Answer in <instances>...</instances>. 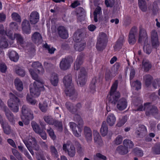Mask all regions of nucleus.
<instances>
[{
	"label": "nucleus",
	"mask_w": 160,
	"mask_h": 160,
	"mask_svg": "<svg viewBox=\"0 0 160 160\" xmlns=\"http://www.w3.org/2000/svg\"><path fill=\"white\" fill-rule=\"evenodd\" d=\"M118 86V82L116 81L112 86L108 98L113 104L116 105V107L118 110L122 111L126 108L127 102L126 99L124 98H120V94L119 92L116 90Z\"/></svg>",
	"instance_id": "nucleus-1"
},
{
	"label": "nucleus",
	"mask_w": 160,
	"mask_h": 160,
	"mask_svg": "<svg viewBox=\"0 0 160 160\" xmlns=\"http://www.w3.org/2000/svg\"><path fill=\"white\" fill-rule=\"evenodd\" d=\"M38 79L35 80L36 81L33 83L31 84L30 86V95L28 94L27 96V100L30 104L34 105L36 103V101L33 99L32 97H37L40 94V90L43 88V82L42 80H38Z\"/></svg>",
	"instance_id": "nucleus-2"
},
{
	"label": "nucleus",
	"mask_w": 160,
	"mask_h": 160,
	"mask_svg": "<svg viewBox=\"0 0 160 160\" xmlns=\"http://www.w3.org/2000/svg\"><path fill=\"white\" fill-rule=\"evenodd\" d=\"M63 82L65 86V92L66 94L72 98L76 97L77 94L75 92L72 83V78L71 75L65 76L63 79Z\"/></svg>",
	"instance_id": "nucleus-3"
},
{
	"label": "nucleus",
	"mask_w": 160,
	"mask_h": 160,
	"mask_svg": "<svg viewBox=\"0 0 160 160\" xmlns=\"http://www.w3.org/2000/svg\"><path fill=\"white\" fill-rule=\"evenodd\" d=\"M31 67L32 68H28L29 72L34 79H38V75H42L44 71L42 65L38 62H35L32 63Z\"/></svg>",
	"instance_id": "nucleus-4"
},
{
	"label": "nucleus",
	"mask_w": 160,
	"mask_h": 160,
	"mask_svg": "<svg viewBox=\"0 0 160 160\" xmlns=\"http://www.w3.org/2000/svg\"><path fill=\"white\" fill-rule=\"evenodd\" d=\"M21 117L25 125L28 124L29 123V121L34 118L32 112L25 105H23L22 107Z\"/></svg>",
	"instance_id": "nucleus-5"
},
{
	"label": "nucleus",
	"mask_w": 160,
	"mask_h": 160,
	"mask_svg": "<svg viewBox=\"0 0 160 160\" xmlns=\"http://www.w3.org/2000/svg\"><path fill=\"white\" fill-rule=\"evenodd\" d=\"M10 99L8 102V106L14 112H17L19 110V104L20 103L19 99L13 93L9 94Z\"/></svg>",
	"instance_id": "nucleus-6"
},
{
	"label": "nucleus",
	"mask_w": 160,
	"mask_h": 160,
	"mask_svg": "<svg viewBox=\"0 0 160 160\" xmlns=\"http://www.w3.org/2000/svg\"><path fill=\"white\" fill-rule=\"evenodd\" d=\"M24 142L28 149L32 155L34 154V153L31 148V147L33 150L37 151L39 150V146L37 145L35 139L34 138L30 136L29 138H26L24 141Z\"/></svg>",
	"instance_id": "nucleus-7"
},
{
	"label": "nucleus",
	"mask_w": 160,
	"mask_h": 160,
	"mask_svg": "<svg viewBox=\"0 0 160 160\" xmlns=\"http://www.w3.org/2000/svg\"><path fill=\"white\" fill-rule=\"evenodd\" d=\"M144 109L145 110L146 114L147 116L152 115L155 116L158 113L157 108L151 105L149 103H146L144 104Z\"/></svg>",
	"instance_id": "nucleus-8"
},
{
	"label": "nucleus",
	"mask_w": 160,
	"mask_h": 160,
	"mask_svg": "<svg viewBox=\"0 0 160 160\" xmlns=\"http://www.w3.org/2000/svg\"><path fill=\"white\" fill-rule=\"evenodd\" d=\"M7 35L9 39L12 40H14L16 38L17 42L21 46H24V44H25L23 38L20 34L15 33L13 34L12 32L10 31L7 33Z\"/></svg>",
	"instance_id": "nucleus-9"
},
{
	"label": "nucleus",
	"mask_w": 160,
	"mask_h": 160,
	"mask_svg": "<svg viewBox=\"0 0 160 160\" xmlns=\"http://www.w3.org/2000/svg\"><path fill=\"white\" fill-rule=\"evenodd\" d=\"M7 35L9 39L12 40H14L16 38L17 42L21 46H24V44H25L23 38L20 34L15 33L13 34L12 32L10 31L7 33Z\"/></svg>",
	"instance_id": "nucleus-10"
},
{
	"label": "nucleus",
	"mask_w": 160,
	"mask_h": 160,
	"mask_svg": "<svg viewBox=\"0 0 160 160\" xmlns=\"http://www.w3.org/2000/svg\"><path fill=\"white\" fill-rule=\"evenodd\" d=\"M63 149L65 152L67 151L68 155L70 157H73L75 155V148L69 142H68L66 143L63 144Z\"/></svg>",
	"instance_id": "nucleus-11"
},
{
	"label": "nucleus",
	"mask_w": 160,
	"mask_h": 160,
	"mask_svg": "<svg viewBox=\"0 0 160 160\" xmlns=\"http://www.w3.org/2000/svg\"><path fill=\"white\" fill-rule=\"evenodd\" d=\"M119 65L118 63L115 64L111 70L107 71L105 75V79L106 80H108L111 79L117 74L118 68L119 67Z\"/></svg>",
	"instance_id": "nucleus-12"
},
{
	"label": "nucleus",
	"mask_w": 160,
	"mask_h": 160,
	"mask_svg": "<svg viewBox=\"0 0 160 160\" xmlns=\"http://www.w3.org/2000/svg\"><path fill=\"white\" fill-rule=\"evenodd\" d=\"M151 43L152 46L155 48H157L159 45L158 37L157 32L156 30H152L150 33Z\"/></svg>",
	"instance_id": "nucleus-13"
},
{
	"label": "nucleus",
	"mask_w": 160,
	"mask_h": 160,
	"mask_svg": "<svg viewBox=\"0 0 160 160\" xmlns=\"http://www.w3.org/2000/svg\"><path fill=\"white\" fill-rule=\"evenodd\" d=\"M87 79L86 70L84 68H81L78 76V81L80 86H82L85 84Z\"/></svg>",
	"instance_id": "nucleus-14"
},
{
	"label": "nucleus",
	"mask_w": 160,
	"mask_h": 160,
	"mask_svg": "<svg viewBox=\"0 0 160 160\" xmlns=\"http://www.w3.org/2000/svg\"><path fill=\"white\" fill-rule=\"evenodd\" d=\"M72 62V60L71 58H63L60 63V68L63 70H65L68 69L70 67V64Z\"/></svg>",
	"instance_id": "nucleus-15"
},
{
	"label": "nucleus",
	"mask_w": 160,
	"mask_h": 160,
	"mask_svg": "<svg viewBox=\"0 0 160 160\" xmlns=\"http://www.w3.org/2000/svg\"><path fill=\"white\" fill-rule=\"evenodd\" d=\"M137 34V29L134 28L131 30L128 36V41L129 44L133 45L136 42V36Z\"/></svg>",
	"instance_id": "nucleus-16"
},
{
	"label": "nucleus",
	"mask_w": 160,
	"mask_h": 160,
	"mask_svg": "<svg viewBox=\"0 0 160 160\" xmlns=\"http://www.w3.org/2000/svg\"><path fill=\"white\" fill-rule=\"evenodd\" d=\"M76 34L75 33L74 35L73 39L76 42V43L74 46L75 49L77 51H81L83 50L85 47V44L84 42L82 41L79 42L77 41L78 40V39L76 38L75 37L76 36Z\"/></svg>",
	"instance_id": "nucleus-17"
},
{
	"label": "nucleus",
	"mask_w": 160,
	"mask_h": 160,
	"mask_svg": "<svg viewBox=\"0 0 160 160\" xmlns=\"http://www.w3.org/2000/svg\"><path fill=\"white\" fill-rule=\"evenodd\" d=\"M148 35L146 31L144 29H140L138 37V42L141 43L142 42L146 41L148 40Z\"/></svg>",
	"instance_id": "nucleus-18"
},
{
	"label": "nucleus",
	"mask_w": 160,
	"mask_h": 160,
	"mask_svg": "<svg viewBox=\"0 0 160 160\" xmlns=\"http://www.w3.org/2000/svg\"><path fill=\"white\" fill-rule=\"evenodd\" d=\"M106 120L108 125L111 127L113 126L115 124L116 118L114 114L110 113L107 116Z\"/></svg>",
	"instance_id": "nucleus-19"
},
{
	"label": "nucleus",
	"mask_w": 160,
	"mask_h": 160,
	"mask_svg": "<svg viewBox=\"0 0 160 160\" xmlns=\"http://www.w3.org/2000/svg\"><path fill=\"white\" fill-rule=\"evenodd\" d=\"M84 136L88 142H90L92 139V133L91 129L87 127L84 128Z\"/></svg>",
	"instance_id": "nucleus-20"
},
{
	"label": "nucleus",
	"mask_w": 160,
	"mask_h": 160,
	"mask_svg": "<svg viewBox=\"0 0 160 160\" xmlns=\"http://www.w3.org/2000/svg\"><path fill=\"white\" fill-rule=\"evenodd\" d=\"M22 31L24 34H29L30 33L31 30L30 25L28 21L24 20L22 24Z\"/></svg>",
	"instance_id": "nucleus-21"
},
{
	"label": "nucleus",
	"mask_w": 160,
	"mask_h": 160,
	"mask_svg": "<svg viewBox=\"0 0 160 160\" xmlns=\"http://www.w3.org/2000/svg\"><path fill=\"white\" fill-rule=\"evenodd\" d=\"M57 32L59 36L62 38H66L68 37L67 31L63 26L59 27L57 29Z\"/></svg>",
	"instance_id": "nucleus-22"
},
{
	"label": "nucleus",
	"mask_w": 160,
	"mask_h": 160,
	"mask_svg": "<svg viewBox=\"0 0 160 160\" xmlns=\"http://www.w3.org/2000/svg\"><path fill=\"white\" fill-rule=\"evenodd\" d=\"M0 123L3 129L4 132L7 134H9L11 132V130L9 126L4 123L2 117L0 114Z\"/></svg>",
	"instance_id": "nucleus-23"
},
{
	"label": "nucleus",
	"mask_w": 160,
	"mask_h": 160,
	"mask_svg": "<svg viewBox=\"0 0 160 160\" xmlns=\"http://www.w3.org/2000/svg\"><path fill=\"white\" fill-rule=\"evenodd\" d=\"M30 21L32 24H35L39 21V15L36 12H32L30 16Z\"/></svg>",
	"instance_id": "nucleus-24"
},
{
	"label": "nucleus",
	"mask_w": 160,
	"mask_h": 160,
	"mask_svg": "<svg viewBox=\"0 0 160 160\" xmlns=\"http://www.w3.org/2000/svg\"><path fill=\"white\" fill-rule=\"evenodd\" d=\"M32 40L34 43L39 44L42 41V36L40 33L36 32L32 35Z\"/></svg>",
	"instance_id": "nucleus-25"
},
{
	"label": "nucleus",
	"mask_w": 160,
	"mask_h": 160,
	"mask_svg": "<svg viewBox=\"0 0 160 160\" xmlns=\"http://www.w3.org/2000/svg\"><path fill=\"white\" fill-rule=\"evenodd\" d=\"M49 102V99L46 98L44 99L42 102L39 103V108L42 112H45L47 110Z\"/></svg>",
	"instance_id": "nucleus-26"
},
{
	"label": "nucleus",
	"mask_w": 160,
	"mask_h": 160,
	"mask_svg": "<svg viewBox=\"0 0 160 160\" xmlns=\"http://www.w3.org/2000/svg\"><path fill=\"white\" fill-rule=\"evenodd\" d=\"M100 132L103 137L106 136L108 133V128L105 121H103L102 122L100 130Z\"/></svg>",
	"instance_id": "nucleus-27"
},
{
	"label": "nucleus",
	"mask_w": 160,
	"mask_h": 160,
	"mask_svg": "<svg viewBox=\"0 0 160 160\" xmlns=\"http://www.w3.org/2000/svg\"><path fill=\"white\" fill-rule=\"evenodd\" d=\"M9 57L10 59L12 61L14 62H17L19 58L18 53L14 51L9 52Z\"/></svg>",
	"instance_id": "nucleus-28"
},
{
	"label": "nucleus",
	"mask_w": 160,
	"mask_h": 160,
	"mask_svg": "<svg viewBox=\"0 0 160 160\" xmlns=\"http://www.w3.org/2000/svg\"><path fill=\"white\" fill-rule=\"evenodd\" d=\"M2 109L4 111L6 116L8 120L10 122H12L14 120L13 115L7 106L4 107Z\"/></svg>",
	"instance_id": "nucleus-29"
},
{
	"label": "nucleus",
	"mask_w": 160,
	"mask_h": 160,
	"mask_svg": "<svg viewBox=\"0 0 160 160\" xmlns=\"http://www.w3.org/2000/svg\"><path fill=\"white\" fill-rule=\"evenodd\" d=\"M123 145L128 150L132 148L134 146V143L133 142L129 139H124L123 142Z\"/></svg>",
	"instance_id": "nucleus-30"
},
{
	"label": "nucleus",
	"mask_w": 160,
	"mask_h": 160,
	"mask_svg": "<svg viewBox=\"0 0 160 160\" xmlns=\"http://www.w3.org/2000/svg\"><path fill=\"white\" fill-rule=\"evenodd\" d=\"M14 84L16 89L20 91H22L23 88L22 82L18 78H16L14 81Z\"/></svg>",
	"instance_id": "nucleus-31"
},
{
	"label": "nucleus",
	"mask_w": 160,
	"mask_h": 160,
	"mask_svg": "<svg viewBox=\"0 0 160 160\" xmlns=\"http://www.w3.org/2000/svg\"><path fill=\"white\" fill-rule=\"evenodd\" d=\"M50 81L53 86L57 85L58 82V78L56 74L54 73L52 74L50 78Z\"/></svg>",
	"instance_id": "nucleus-32"
},
{
	"label": "nucleus",
	"mask_w": 160,
	"mask_h": 160,
	"mask_svg": "<svg viewBox=\"0 0 160 160\" xmlns=\"http://www.w3.org/2000/svg\"><path fill=\"white\" fill-rule=\"evenodd\" d=\"M117 152L121 155H124L127 154L129 152L128 150L124 146L120 145L117 148Z\"/></svg>",
	"instance_id": "nucleus-33"
},
{
	"label": "nucleus",
	"mask_w": 160,
	"mask_h": 160,
	"mask_svg": "<svg viewBox=\"0 0 160 160\" xmlns=\"http://www.w3.org/2000/svg\"><path fill=\"white\" fill-rule=\"evenodd\" d=\"M97 40L107 43L108 42L107 35L103 32L100 33L99 34Z\"/></svg>",
	"instance_id": "nucleus-34"
},
{
	"label": "nucleus",
	"mask_w": 160,
	"mask_h": 160,
	"mask_svg": "<svg viewBox=\"0 0 160 160\" xmlns=\"http://www.w3.org/2000/svg\"><path fill=\"white\" fill-rule=\"evenodd\" d=\"M82 63V57L81 56H78L74 65V69L76 70H78L80 68V66Z\"/></svg>",
	"instance_id": "nucleus-35"
},
{
	"label": "nucleus",
	"mask_w": 160,
	"mask_h": 160,
	"mask_svg": "<svg viewBox=\"0 0 160 160\" xmlns=\"http://www.w3.org/2000/svg\"><path fill=\"white\" fill-rule=\"evenodd\" d=\"M94 140L95 142L100 144L102 142L101 138L99 133L97 131H94L93 133Z\"/></svg>",
	"instance_id": "nucleus-36"
},
{
	"label": "nucleus",
	"mask_w": 160,
	"mask_h": 160,
	"mask_svg": "<svg viewBox=\"0 0 160 160\" xmlns=\"http://www.w3.org/2000/svg\"><path fill=\"white\" fill-rule=\"evenodd\" d=\"M78 19L79 20H81V18L84 19V15L83 9L81 8H79L77 9L76 10Z\"/></svg>",
	"instance_id": "nucleus-37"
},
{
	"label": "nucleus",
	"mask_w": 160,
	"mask_h": 160,
	"mask_svg": "<svg viewBox=\"0 0 160 160\" xmlns=\"http://www.w3.org/2000/svg\"><path fill=\"white\" fill-rule=\"evenodd\" d=\"M8 43L7 39L4 38H0V48H8Z\"/></svg>",
	"instance_id": "nucleus-38"
},
{
	"label": "nucleus",
	"mask_w": 160,
	"mask_h": 160,
	"mask_svg": "<svg viewBox=\"0 0 160 160\" xmlns=\"http://www.w3.org/2000/svg\"><path fill=\"white\" fill-rule=\"evenodd\" d=\"M142 65L144 70L146 71H148L151 67V64L148 60H143Z\"/></svg>",
	"instance_id": "nucleus-39"
},
{
	"label": "nucleus",
	"mask_w": 160,
	"mask_h": 160,
	"mask_svg": "<svg viewBox=\"0 0 160 160\" xmlns=\"http://www.w3.org/2000/svg\"><path fill=\"white\" fill-rule=\"evenodd\" d=\"M106 43L98 41L96 45V48L99 51L103 50L106 45Z\"/></svg>",
	"instance_id": "nucleus-40"
},
{
	"label": "nucleus",
	"mask_w": 160,
	"mask_h": 160,
	"mask_svg": "<svg viewBox=\"0 0 160 160\" xmlns=\"http://www.w3.org/2000/svg\"><path fill=\"white\" fill-rule=\"evenodd\" d=\"M138 2L140 9L143 12H146L147 10V8L145 0H138Z\"/></svg>",
	"instance_id": "nucleus-41"
},
{
	"label": "nucleus",
	"mask_w": 160,
	"mask_h": 160,
	"mask_svg": "<svg viewBox=\"0 0 160 160\" xmlns=\"http://www.w3.org/2000/svg\"><path fill=\"white\" fill-rule=\"evenodd\" d=\"M152 77L150 75H146L143 77V80L147 86H148L151 83Z\"/></svg>",
	"instance_id": "nucleus-42"
},
{
	"label": "nucleus",
	"mask_w": 160,
	"mask_h": 160,
	"mask_svg": "<svg viewBox=\"0 0 160 160\" xmlns=\"http://www.w3.org/2000/svg\"><path fill=\"white\" fill-rule=\"evenodd\" d=\"M147 131V130L146 127L144 125H142L139 127L138 131L137 133L139 136L143 135L146 133Z\"/></svg>",
	"instance_id": "nucleus-43"
},
{
	"label": "nucleus",
	"mask_w": 160,
	"mask_h": 160,
	"mask_svg": "<svg viewBox=\"0 0 160 160\" xmlns=\"http://www.w3.org/2000/svg\"><path fill=\"white\" fill-rule=\"evenodd\" d=\"M127 120V118L126 116L123 117L122 118L119 119L118 122L116 125V126L118 127L122 126L125 123Z\"/></svg>",
	"instance_id": "nucleus-44"
},
{
	"label": "nucleus",
	"mask_w": 160,
	"mask_h": 160,
	"mask_svg": "<svg viewBox=\"0 0 160 160\" xmlns=\"http://www.w3.org/2000/svg\"><path fill=\"white\" fill-rule=\"evenodd\" d=\"M131 85L132 87L135 88L136 90H138L141 88V83L138 81H136V82H132V81L130 82Z\"/></svg>",
	"instance_id": "nucleus-45"
},
{
	"label": "nucleus",
	"mask_w": 160,
	"mask_h": 160,
	"mask_svg": "<svg viewBox=\"0 0 160 160\" xmlns=\"http://www.w3.org/2000/svg\"><path fill=\"white\" fill-rule=\"evenodd\" d=\"M18 148L21 151L24 153L25 155L28 159L30 160H32V158L31 157L27 151L23 147L20 145L18 146Z\"/></svg>",
	"instance_id": "nucleus-46"
},
{
	"label": "nucleus",
	"mask_w": 160,
	"mask_h": 160,
	"mask_svg": "<svg viewBox=\"0 0 160 160\" xmlns=\"http://www.w3.org/2000/svg\"><path fill=\"white\" fill-rule=\"evenodd\" d=\"M77 128L78 131L77 130V129H76L72 132L73 134L75 136L77 137H79L81 136L82 129L80 126H78Z\"/></svg>",
	"instance_id": "nucleus-47"
},
{
	"label": "nucleus",
	"mask_w": 160,
	"mask_h": 160,
	"mask_svg": "<svg viewBox=\"0 0 160 160\" xmlns=\"http://www.w3.org/2000/svg\"><path fill=\"white\" fill-rule=\"evenodd\" d=\"M31 124L32 126L34 131L37 133H39L41 130L38 125L35 122L33 121L32 122Z\"/></svg>",
	"instance_id": "nucleus-48"
},
{
	"label": "nucleus",
	"mask_w": 160,
	"mask_h": 160,
	"mask_svg": "<svg viewBox=\"0 0 160 160\" xmlns=\"http://www.w3.org/2000/svg\"><path fill=\"white\" fill-rule=\"evenodd\" d=\"M44 119L45 121L49 124L53 125L54 123V120L51 116H45Z\"/></svg>",
	"instance_id": "nucleus-49"
},
{
	"label": "nucleus",
	"mask_w": 160,
	"mask_h": 160,
	"mask_svg": "<svg viewBox=\"0 0 160 160\" xmlns=\"http://www.w3.org/2000/svg\"><path fill=\"white\" fill-rule=\"evenodd\" d=\"M12 18L13 20L18 22H20L21 21L20 16L16 12H13L11 15Z\"/></svg>",
	"instance_id": "nucleus-50"
},
{
	"label": "nucleus",
	"mask_w": 160,
	"mask_h": 160,
	"mask_svg": "<svg viewBox=\"0 0 160 160\" xmlns=\"http://www.w3.org/2000/svg\"><path fill=\"white\" fill-rule=\"evenodd\" d=\"M123 137L120 135H118L114 141V143L116 145L121 144L122 142Z\"/></svg>",
	"instance_id": "nucleus-51"
},
{
	"label": "nucleus",
	"mask_w": 160,
	"mask_h": 160,
	"mask_svg": "<svg viewBox=\"0 0 160 160\" xmlns=\"http://www.w3.org/2000/svg\"><path fill=\"white\" fill-rule=\"evenodd\" d=\"M16 72L18 74L22 77L24 76L25 75V71L22 68H18L16 69Z\"/></svg>",
	"instance_id": "nucleus-52"
},
{
	"label": "nucleus",
	"mask_w": 160,
	"mask_h": 160,
	"mask_svg": "<svg viewBox=\"0 0 160 160\" xmlns=\"http://www.w3.org/2000/svg\"><path fill=\"white\" fill-rule=\"evenodd\" d=\"M43 47L48 50L49 53L51 54L53 53L56 50L55 48L53 47L50 48L47 44H45L43 45Z\"/></svg>",
	"instance_id": "nucleus-53"
},
{
	"label": "nucleus",
	"mask_w": 160,
	"mask_h": 160,
	"mask_svg": "<svg viewBox=\"0 0 160 160\" xmlns=\"http://www.w3.org/2000/svg\"><path fill=\"white\" fill-rule=\"evenodd\" d=\"M47 131L49 134L50 137L53 140H54L56 139V136L55 135L53 130L52 129L50 128H48Z\"/></svg>",
	"instance_id": "nucleus-54"
},
{
	"label": "nucleus",
	"mask_w": 160,
	"mask_h": 160,
	"mask_svg": "<svg viewBox=\"0 0 160 160\" xmlns=\"http://www.w3.org/2000/svg\"><path fill=\"white\" fill-rule=\"evenodd\" d=\"M12 151L13 154L18 160H23L21 156L16 150L13 149Z\"/></svg>",
	"instance_id": "nucleus-55"
},
{
	"label": "nucleus",
	"mask_w": 160,
	"mask_h": 160,
	"mask_svg": "<svg viewBox=\"0 0 160 160\" xmlns=\"http://www.w3.org/2000/svg\"><path fill=\"white\" fill-rule=\"evenodd\" d=\"M66 107L68 110L70 112H72V113H74L76 112V109H75L73 106L70 103H67L66 104Z\"/></svg>",
	"instance_id": "nucleus-56"
},
{
	"label": "nucleus",
	"mask_w": 160,
	"mask_h": 160,
	"mask_svg": "<svg viewBox=\"0 0 160 160\" xmlns=\"http://www.w3.org/2000/svg\"><path fill=\"white\" fill-rule=\"evenodd\" d=\"M143 49L146 53L149 54L151 52V49L150 45L148 44H145L143 47Z\"/></svg>",
	"instance_id": "nucleus-57"
},
{
	"label": "nucleus",
	"mask_w": 160,
	"mask_h": 160,
	"mask_svg": "<svg viewBox=\"0 0 160 160\" xmlns=\"http://www.w3.org/2000/svg\"><path fill=\"white\" fill-rule=\"evenodd\" d=\"M114 0H105V3L107 7H112L113 5Z\"/></svg>",
	"instance_id": "nucleus-58"
},
{
	"label": "nucleus",
	"mask_w": 160,
	"mask_h": 160,
	"mask_svg": "<svg viewBox=\"0 0 160 160\" xmlns=\"http://www.w3.org/2000/svg\"><path fill=\"white\" fill-rule=\"evenodd\" d=\"M74 119L75 121L78 122L79 125L81 126L82 125L83 122L79 116L78 115H76L74 117Z\"/></svg>",
	"instance_id": "nucleus-59"
},
{
	"label": "nucleus",
	"mask_w": 160,
	"mask_h": 160,
	"mask_svg": "<svg viewBox=\"0 0 160 160\" xmlns=\"http://www.w3.org/2000/svg\"><path fill=\"white\" fill-rule=\"evenodd\" d=\"M7 67L5 63L0 62V71L2 72H5L7 70Z\"/></svg>",
	"instance_id": "nucleus-60"
},
{
	"label": "nucleus",
	"mask_w": 160,
	"mask_h": 160,
	"mask_svg": "<svg viewBox=\"0 0 160 160\" xmlns=\"http://www.w3.org/2000/svg\"><path fill=\"white\" fill-rule=\"evenodd\" d=\"M96 82V78H93L90 85V88L92 91H94L95 89V83ZM93 92V91H92Z\"/></svg>",
	"instance_id": "nucleus-61"
},
{
	"label": "nucleus",
	"mask_w": 160,
	"mask_h": 160,
	"mask_svg": "<svg viewBox=\"0 0 160 160\" xmlns=\"http://www.w3.org/2000/svg\"><path fill=\"white\" fill-rule=\"evenodd\" d=\"M149 10H152L153 13L158 10V8L157 5H153V4L150 5L148 7Z\"/></svg>",
	"instance_id": "nucleus-62"
},
{
	"label": "nucleus",
	"mask_w": 160,
	"mask_h": 160,
	"mask_svg": "<svg viewBox=\"0 0 160 160\" xmlns=\"http://www.w3.org/2000/svg\"><path fill=\"white\" fill-rule=\"evenodd\" d=\"M153 152L157 154H160V146L155 147L152 148Z\"/></svg>",
	"instance_id": "nucleus-63"
},
{
	"label": "nucleus",
	"mask_w": 160,
	"mask_h": 160,
	"mask_svg": "<svg viewBox=\"0 0 160 160\" xmlns=\"http://www.w3.org/2000/svg\"><path fill=\"white\" fill-rule=\"evenodd\" d=\"M136 154L138 156L142 157L143 155V152L142 151L139 149L136 148L135 149Z\"/></svg>",
	"instance_id": "nucleus-64"
}]
</instances>
